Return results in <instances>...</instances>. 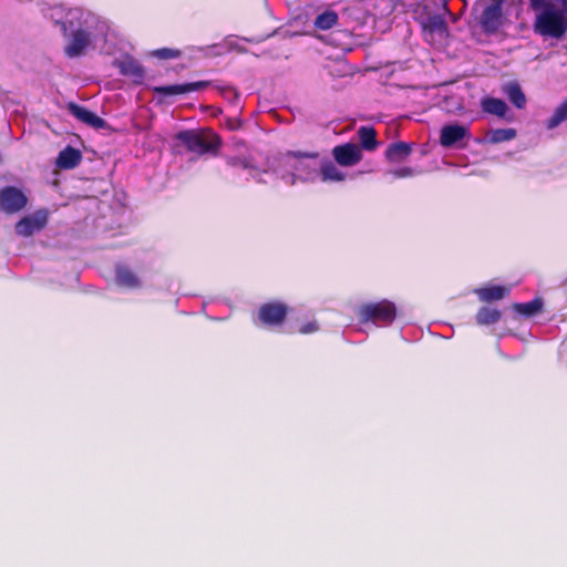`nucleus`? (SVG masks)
I'll use <instances>...</instances> for the list:
<instances>
[{
	"label": "nucleus",
	"instance_id": "a211bd4d",
	"mask_svg": "<svg viewBox=\"0 0 567 567\" xmlns=\"http://www.w3.org/2000/svg\"><path fill=\"white\" fill-rule=\"evenodd\" d=\"M482 110L485 113L496 115L498 117H505L508 112V106L502 99L497 97H485L481 103Z\"/></svg>",
	"mask_w": 567,
	"mask_h": 567
},
{
	"label": "nucleus",
	"instance_id": "aec40b11",
	"mask_svg": "<svg viewBox=\"0 0 567 567\" xmlns=\"http://www.w3.org/2000/svg\"><path fill=\"white\" fill-rule=\"evenodd\" d=\"M502 312L495 308L482 307L475 316L476 323L480 326H489L501 320Z\"/></svg>",
	"mask_w": 567,
	"mask_h": 567
},
{
	"label": "nucleus",
	"instance_id": "c85d7f7f",
	"mask_svg": "<svg viewBox=\"0 0 567 567\" xmlns=\"http://www.w3.org/2000/svg\"><path fill=\"white\" fill-rule=\"evenodd\" d=\"M426 28L431 31H444L446 30V23L440 16L430 17L426 23Z\"/></svg>",
	"mask_w": 567,
	"mask_h": 567
},
{
	"label": "nucleus",
	"instance_id": "9d476101",
	"mask_svg": "<svg viewBox=\"0 0 567 567\" xmlns=\"http://www.w3.org/2000/svg\"><path fill=\"white\" fill-rule=\"evenodd\" d=\"M69 112L79 121L83 122L84 124L93 127V128H104L106 127V122L102 117L97 116L95 113L90 111L89 109L79 105L74 102H70L68 104Z\"/></svg>",
	"mask_w": 567,
	"mask_h": 567
},
{
	"label": "nucleus",
	"instance_id": "6e6552de",
	"mask_svg": "<svg viewBox=\"0 0 567 567\" xmlns=\"http://www.w3.org/2000/svg\"><path fill=\"white\" fill-rule=\"evenodd\" d=\"M319 157L317 152L288 151L280 157V163L286 167L300 173H309L308 166L302 161L306 158L316 159Z\"/></svg>",
	"mask_w": 567,
	"mask_h": 567
},
{
	"label": "nucleus",
	"instance_id": "ddd939ff",
	"mask_svg": "<svg viewBox=\"0 0 567 567\" xmlns=\"http://www.w3.org/2000/svg\"><path fill=\"white\" fill-rule=\"evenodd\" d=\"M120 73L128 76L135 84H141L145 78L144 68L131 56H126L117 63Z\"/></svg>",
	"mask_w": 567,
	"mask_h": 567
},
{
	"label": "nucleus",
	"instance_id": "f257e3e1",
	"mask_svg": "<svg viewBox=\"0 0 567 567\" xmlns=\"http://www.w3.org/2000/svg\"><path fill=\"white\" fill-rule=\"evenodd\" d=\"M535 11L534 31L544 39L563 40L567 34V0H529Z\"/></svg>",
	"mask_w": 567,
	"mask_h": 567
},
{
	"label": "nucleus",
	"instance_id": "7c9ffc66",
	"mask_svg": "<svg viewBox=\"0 0 567 567\" xmlns=\"http://www.w3.org/2000/svg\"><path fill=\"white\" fill-rule=\"evenodd\" d=\"M209 84H210L209 81H196V82L184 83L185 94H188V93L195 92V91L204 90Z\"/></svg>",
	"mask_w": 567,
	"mask_h": 567
},
{
	"label": "nucleus",
	"instance_id": "f8f14e48",
	"mask_svg": "<svg viewBox=\"0 0 567 567\" xmlns=\"http://www.w3.org/2000/svg\"><path fill=\"white\" fill-rule=\"evenodd\" d=\"M91 43V34L86 30L79 29L72 33L69 44L65 47V54L69 58L80 56Z\"/></svg>",
	"mask_w": 567,
	"mask_h": 567
},
{
	"label": "nucleus",
	"instance_id": "dca6fc26",
	"mask_svg": "<svg viewBox=\"0 0 567 567\" xmlns=\"http://www.w3.org/2000/svg\"><path fill=\"white\" fill-rule=\"evenodd\" d=\"M411 153L412 145L410 143L400 141L391 143L388 146L384 156L389 162L395 163L406 159L411 155Z\"/></svg>",
	"mask_w": 567,
	"mask_h": 567
},
{
	"label": "nucleus",
	"instance_id": "1a4fd4ad",
	"mask_svg": "<svg viewBox=\"0 0 567 567\" xmlns=\"http://www.w3.org/2000/svg\"><path fill=\"white\" fill-rule=\"evenodd\" d=\"M468 126L461 124H449L441 128L440 143L444 147H452L464 138H470Z\"/></svg>",
	"mask_w": 567,
	"mask_h": 567
},
{
	"label": "nucleus",
	"instance_id": "6ab92c4d",
	"mask_svg": "<svg viewBox=\"0 0 567 567\" xmlns=\"http://www.w3.org/2000/svg\"><path fill=\"white\" fill-rule=\"evenodd\" d=\"M116 282L120 286L135 289L141 287V281L138 277L127 267H120L116 270Z\"/></svg>",
	"mask_w": 567,
	"mask_h": 567
},
{
	"label": "nucleus",
	"instance_id": "f03ea898",
	"mask_svg": "<svg viewBox=\"0 0 567 567\" xmlns=\"http://www.w3.org/2000/svg\"><path fill=\"white\" fill-rule=\"evenodd\" d=\"M187 152L197 156L205 154L216 155L221 146L219 135L212 131L184 130L175 135Z\"/></svg>",
	"mask_w": 567,
	"mask_h": 567
},
{
	"label": "nucleus",
	"instance_id": "2eb2a0df",
	"mask_svg": "<svg viewBox=\"0 0 567 567\" xmlns=\"http://www.w3.org/2000/svg\"><path fill=\"white\" fill-rule=\"evenodd\" d=\"M482 302H493L504 299L509 293V288L499 285L482 287L475 290Z\"/></svg>",
	"mask_w": 567,
	"mask_h": 567
},
{
	"label": "nucleus",
	"instance_id": "393cba45",
	"mask_svg": "<svg viewBox=\"0 0 567 567\" xmlns=\"http://www.w3.org/2000/svg\"><path fill=\"white\" fill-rule=\"evenodd\" d=\"M567 120V99L560 103L553 115L547 120V128L553 130Z\"/></svg>",
	"mask_w": 567,
	"mask_h": 567
},
{
	"label": "nucleus",
	"instance_id": "39448f33",
	"mask_svg": "<svg viewBox=\"0 0 567 567\" xmlns=\"http://www.w3.org/2000/svg\"><path fill=\"white\" fill-rule=\"evenodd\" d=\"M28 196L16 186H4L0 189V212L12 215L21 212L28 205Z\"/></svg>",
	"mask_w": 567,
	"mask_h": 567
},
{
	"label": "nucleus",
	"instance_id": "5701e85b",
	"mask_svg": "<svg viewBox=\"0 0 567 567\" xmlns=\"http://www.w3.org/2000/svg\"><path fill=\"white\" fill-rule=\"evenodd\" d=\"M338 23V14L334 11H324L315 20V27L319 30H329Z\"/></svg>",
	"mask_w": 567,
	"mask_h": 567
},
{
	"label": "nucleus",
	"instance_id": "a878e982",
	"mask_svg": "<svg viewBox=\"0 0 567 567\" xmlns=\"http://www.w3.org/2000/svg\"><path fill=\"white\" fill-rule=\"evenodd\" d=\"M152 91L162 99H166L168 96H174V95H184L185 94L184 83L183 84L154 86L152 89Z\"/></svg>",
	"mask_w": 567,
	"mask_h": 567
},
{
	"label": "nucleus",
	"instance_id": "20e7f679",
	"mask_svg": "<svg viewBox=\"0 0 567 567\" xmlns=\"http://www.w3.org/2000/svg\"><path fill=\"white\" fill-rule=\"evenodd\" d=\"M289 307L281 301L262 303L258 309V321L264 327H280L285 323Z\"/></svg>",
	"mask_w": 567,
	"mask_h": 567
},
{
	"label": "nucleus",
	"instance_id": "bb28decb",
	"mask_svg": "<svg viewBox=\"0 0 567 567\" xmlns=\"http://www.w3.org/2000/svg\"><path fill=\"white\" fill-rule=\"evenodd\" d=\"M516 137L515 128H497L492 131L489 141L492 143H503L507 141H512Z\"/></svg>",
	"mask_w": 567,
	"mask_h": 567
},
{
	"label": "nucleus",
	"instance_id": "4468645a",
	"mask_svg": "<svg viewBox=\"0 0 567 567\" xmlns=\"http://www.w3.org/2000/svg\"><path fill=\"white\" fill-rule=\"evenodd\" d=\"M82 161V153L72 146L64 147L58 155L55 164L61 169H73Z\"/></svg>",
	"mask_w": 567,
	"mask_h": 567
},
{
	"label": "nucleus",
	"instance_id": "b1692460",
	"mask_svg": "<svg viewBox=\"0 0 567 567\" xmlns=\"http://www.w3.org/2000/svg\"><path fill=\"white\" fill-rule=\"evenodd\" d=\"M514 309L525 317H532L542 310L543 302L539 299H534L524 303H514Z\"/></svg>",
	"mask_w": 567,
	"mask_h": 567
},
{
	"label": "nucleus",
	"instance_id": "412c9836",
	"mask_svg": "<svg viewBox=\"0 0 567 567\" xmlns=\"http://www.w3.org/2000/svg\"><path fill=\"white\" fill-rule=\"evenodd\" d=\"M505 94L508 100L517 107L524 109L526 105V96L520 87V85L516 82L508 83L504 89Z\"/></svg>",
	"mask_w": 567,
	"mask_h": 567
},
{
	"label": "nucleus",
	"instance_id": "4be33fe9",
	"mask_svg": "<svg viewBox=\"0 0 567 567\" xmlns=\"http://www.w3.org/2000/svg\"><path fill=\"white\" fill-rule=\"evenodd\" d=\"M320 174L323 182H341L344 179L343 173H341L330 161H327L321 165Z\"/></svg>",
	"mask_w": 567,
	"mask_h": 567
},
{
	"label": "nucleus",
	"instance_id": "f704fd0d",
	"mask_svg": "<svg viewBox=\"0 0 567 567\" xmlns=\"http://www.w3.org/2000/svg\"><path fill=\"white\" fill-rule=\"evenodd\" d=\"M492 1H493L492 4H498L502 8V3L504 0H492Z\"/></svg>",
	"mask_w": 567,
	"mask_h": 567
},
{
	"label": "nucleus",
	"instance_id": "9b49d317",
	"mask_svg": "<svg viewBox=\"0 0 567 567\" xmlns=\"http://www.w3.org/2000/svg\"><path fill=\"white\" fill-rule=\"evenodd\" d=\"M502 18V8L498 4H489L483 10L480 24L486 33H494L501 28Z\"/></svg>",
	"mask_w": 567,
	"mask_h": 567
},
{
	"label": "nucleus",
	"instance_id": "473e14b6",
	"mask_svg": "<svg viewBox=\"0 0 567 567\" xmlns=\"http://www.w3.org/2000/svg\"><path fill=\"white\" fill-rule=\"evenodd\" d=\"M392 174L398 178H404V177L413 176L414 171L411 167H402V168L395 169Z\"/></svg>",
	"mask_w": 567,
	"mask_h": 567
},
{
	"label": "nucleus",
	"instance_id": "7ed1b4c3",
	"mask_svg": "<svg viewBox=\"0 0 567 567\" xmlns=\"http://www.w3.org/2000/svg\"><path fill=\"white\" fill-rule=\"evenodd\" d=\"M396 312L394 302L383 299L361 305L357 310V316L361 323L372 322L378 326H389L395 320Z\"/></svg>",
	"mask_w": 567,
	"mask_h": 567
},
{
	"label": "nucleus",
	"instance_id": "f3484780",
	"mask_svg": "<svg viewBox=\"0 0 567 567\" xmlns=\"http://www.w3.org/2000/svg\"><path fill=\"white\" fill-rule=\"evenodd\" d=\"M361 150L372 152L378 147L377 131L372 126H361L358 130Z\"/></svg>",
	"mask_w": 567,
	"mask_h": 567
},
{
	"label": "nucleus",
	"instance_id": "cd10ccee",
	"mask_svg": "<svg viewBox=\"0 0 567 567\" xmlns=\"http://www.w3.org/2000/svg\"><path fill=\"white\" fill-rule=\"evenodd\" d=\"M152 55L162 60L177 59L182 55V51L178 49L162 48L154 50Z\"/></svg>",
	"mask_w": 567,
	"mask_h": 567
},
{
	"label": "nucleus",
	"instance_id": "c756f323",
	"mask_svg": "<svg viewBox=\"0 0 567 567\" xmlns=\"http://www.w3.org/2000/svg\"><path fill=\"white\" fill-rule=\"evenodd\" d=\"M226 164L230 167H239L244 169L252 168V165L246 157L231 156L226 159Z\"/></svg>",
	"mask_w": 567,
	"mask_h": 567
},
{
	"label": "nucleus",
	"instance_id": "72a5a7b5",
	"mask_svg": "<svg viewBox=\"0 0 567 567\" xmlns=\"http://www.w3.org/2000/svg\"><path fill=\"white\" fill-rule=\"evenodd\" d=\"M282 179H285L290 185H295L296 181H297V176L295 173H289L287 175H282Z\"/></svg>",
	"mask_w": 567,
	"mask_h": 567
},
{
	"label": "nucleus",
	"instance_id": "2f4dec72",
	"mask_svg": "<svg viewBox=\"0 0 567 567\" xmlns=\"http://www.w3.org/2000/svg\"><path fill=\"white\" fill-rule=\"evenodd\" d=\"M319 330V323L316 320L303 323L298 329V332L301 334H309L317 332Z\"/></svg>",
	"mask_w": 567,
	"mask_h": 567
},
{
	"label": "nucleus",
	"instance_id": "423d86ee",
	"mask_svg": "<svg viewBox=\"0 0 567 567\" xmlns=\"http://www.w3.org/2000/svg\"><path fill=\"white\" fill-rule=\"evenodd\" d=\"M49 214L47 209H39L32 215L21 218L16 224V233L22 237H30L42 230L48 224Z\"/></svg>",
	"mask_w": 567,
	"mask_h": 567
},
{
	"label": "nucleus",
	"instance_id": "0eeeda50",
	"mask_svg": "<svg viewBox=\"0 0 567 567\" xmlns=\"http://www.w3.org/2000/svg\"><path fill=\"white\" fill-rule=\"evenodd\" d=\"M334 161L344 167L354 166L362 159V151L358 144L346 143L332 150Z\"/></svg>",
	"mask_w": 567,
	"mask_h": 567
}]
</instances>
